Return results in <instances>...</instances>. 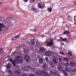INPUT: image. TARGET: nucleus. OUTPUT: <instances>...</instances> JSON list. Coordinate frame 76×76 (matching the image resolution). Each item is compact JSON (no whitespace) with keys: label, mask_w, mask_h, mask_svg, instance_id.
<instances>
[{"label":"nucleus","mask_w":76,"mask_h":76,"mask_svg":"<svg viewBox=\"0 0 76 76\" xmlns=\"http://www.w3.org/2000/svg\"><path fill=\"white\" fill-rule=\"evenodd\" d=\"M5 25L3 23H0V31H2V28H4Z\"/></svg>","instance_id":"nucleus-10"},{"label":"nucleus","mask_w":76,"mask_h":76,"mask_svg":"<svg viewBox=\"0 0 76 76\" xmlns=\"http://www.w3.org/2000/svg\"><path fill=\"white\" fill-rule=\"evenodd\" d=\"M39 49V51L41 53H42V52H43V51H45V49H44L43 47L40 48Z\"/></svg>","instance_id":"nucleus-14"},{"label":"nucleus","mask_w":76,"mask_h":76,"mask_svg":"<svg viewBox=\"0 0 76 76\" xmlns=\"http://www.w3.org/2000/svg\"><path fill=\"white\" fill-rule=\"evenodd\" d=\"M53 44V43L52 42H47V47H50V46H52Z\"/></svg>","instance_id":"nucleus-9"},{"label":"nucleus","mask_w":76,"mask_h":76,"mask_svg":"<svg viewBox=\"0 0 76 76\" xmlns=\"http://www.w3.org/2000/svg\"><path fill=\"white\" fill-rule=\"evenodd\" d=\"M35 40L34 39H32L31 40L30 43L31 45H34L35 43V42L34 41Z\"/></svg>","instance_id":"nucleus-13"},{"label":"nucleus","mask_w":76,"mask_h":76,"mask_svg":"<svg viewBox=\"0 0 76 76\" xmlns=\"http://www.w3.org/2000/svg\"><path fill=\"white\" fill-rule=\"evenodd\" d=\"M51 51H49L45 52V55L47 56H51Z\"/></svg>","instance_id":"nucleus-8"},{"label":"nucleus","mask_w":76,"mask_h":76,"mask_svg":"<svg viewBox=\"0 0 76 76\" xmlns=\"http://www.w3.org/2000/svg\"><path fill=\"white\" fill-rule=\"evenodd\" d=\"M24 1H25V2H27V1H28V0H24Z\"/></svg>","instance_id":"nucleus-41"},{"label":"nucleus","mask_w":76,"mask_h":76,"mask_svg":"<svg viewBox=\"0 0 76 76\" xmlns=\"http://www.w3.org/2000/svg\"><path fill=\"white\" fill-rule=\"evenodd\" d=\"M64 43H63V42L62 43V45H64Z\"/></svg>","instance_id":"nucleus-46"},{"label":"nucleus","mask_w":76,"mask_h":76,"mask_svg":"<svg viewBox=\"0 0 76 76\" xmlns=\"http://www.w3.org/2000/svg\"><path fill=\"white\" fill-rule=\"evenodd\" d=\"M60 39H61L62 40H63V37H60Z\"/></svg>","instance_id":"nucleus-45"},{"label":"nucleus","mask_w":76,"mask_h":76,"mask_svg":"<svg viewBox=\"0 0 76 76\" xmlns=\"http://www.w3.org/2000/svg\"><path fill=\"white\" fill-rule=\"evenodd\" d=\"M32 68H31V66H28L26 68V66H23L21 68L22 70H23L25 72H26V71H28L30 69H31Z\"/></svg>","instance_id":"nucleus-3"},{"label":"nucleus","mask_w":76,"mask_h":76,"mask_svg":"<svg viewBox=\"0 0 76 76\" xmlns=\"http://www.w3.org/2000/svg\"><path fill=\"white\" fill-rule=\"evenodd\" d=\"M12 63L13 64V66H16V64H15V63L14 61Z\"/></svg>","instance_id":"nucleus-32"},{"label":"nucleus","mask_w":76,"mask_h":76,"mask_svg":"<svg viewBox=\"0 0 76 76\" xmlns=\"http://www.w3.org/2000/svg\"><path fill=\"white\" fill-rule=\"evenodd\" d=\"M7 67L8 69H10V64H8L7 65Z\"/></svg>","instance_id":"nucleus-21"},{"label":"nucleus","mask_w":76,"mask_h":76,"mask_svg":"<svg viewBox=\"0 0 76 76\" xmlns=\"http://www.w3.org/2000/svg\"><path fill=\"white\" fill-rule=\"evenodd\" d=\"M30 3H32V2H34L35 0H30Z\"/></svg>","instance_id":"nucleus-35"},{"label":"nucleus","mask_w":76,"mask_h":76,"mask_svg":"<svg viewBox=\"0 0 76 76\" xmlns=\"http://www.w3.org/2000/svg\"><path fill=\"white\" fill-rule=\"evenodd\" d=\"M39 57V56H37V58H38Z\"/></svg>","instance_id":"nucleus-49"},{"label":"nucleus","mask_w":76,"mask_h":76,"mask_svg":"<svg viewBox=\"0 0 76 76\" xmlns=\"http://www.w3.org/2000/svg\"><path fill=\"white\" fill-rule=\"evenodd\" d=\"M47 10L49 12H51L52 11V8H47Z\"/></svg>","instance_id":"nucleus-22"},{"label":"nucleus","mask_w":76,"mask_h":76,"mask_svg":"<svg viewBox=\"0 0 76 76\" xmlns=\"http://www.w3.org/2000/svg\"><path fill=\"white\" fill-rule=\"evenodd\" d=\"M69 69L70 68H69V67H67V66L65 67V69L66 70L67 72H69Z\"/></svg>","instance_id":"nucleus-19"},{"label":"nucleus","mask_w":76,"mask_h":76,"mask_svg":"<svg viewBox=\"0 0 76 76\" xmlns=\"http://www.w3.org/2000/svg\"><path fill=\"white\" fill-rule=\"evenodd\" d=\"M10 61L12 63H13L14 61H13V59L11 58L10 59Z\"/></svg>","instance_id":"nucleus-31"},{"label":"nucleus","mask_w":76,"mask_h":76,"mask_svg":"<svg viewBox=\"0 0 76 76\" xmlns=\"http://www.w3.org/2000/svg\"><path fill=\"white\" fill-rule=\"evenodd\" d=\"M12 76H13V75H12Z\"/></svg>","instance_id":"nucleus-51"},{"label":"nucleus","mask_w":76,"mask_h":76,"mask_svg":"<svg viewBox=\"0 0 76 76\" xmlns=\"http://www.w3.org/2000/svg\"><path fill=\"white\" fill-rule=\"evenodd\" d=\"M35 73L36 75L38 76H42V75H43V76H50V74L43 70L41 72L39 73L38 71H36Z\"/></svg>","instance_id":"nucleus-1"},{"label":"nucleus","mask_w":76,"mask_h":76,"mask_svg":"<svg viewBox=\"0 0 76 76\" xmlns=\"http://www.w3.org/2000/svg\"><path fill=\"white\" fill-rule=\"evenodd\" d=\"M15 75L16 76H21V73L19 70H16L14 72Z\"/></svg>","instance_id":"nucleus-4"},{"label":"nucleus","mask_w":76,"mask_h":76,"mask_svg":"<svg viewBox=\"0 0 76 76\" xmlns=\"http://www.w3.org/2000/svg\"><path fill=\"white\" fill-rule=\"evenodd\" d=\"M50 40L51 41H52V42H53V39H50Z\"/></svg>","instance_id":"nucleus-43"},{"label":"nucleus","mask_w":76,"mask_h":76,"mask_svg":"<svg viewBox=\"0 0 76 76\" xmlns=\"http://www.w3.org/2000/svg\"><path fill=\"white\" fill-rule=\"evenodd\" d=\"M38 7L40 9H43V8L45 7V5H43V4H42L39 3V4Z\"/></svg>","instance_id":"nucleus-7"},{"label":"nucleus","mask_w":76,"mask_h":76,"mask_svg":"<svg viewBox=\"0 0 76 76\" xmlns=\"http://www.w3.org/2000/svg\"><path fill=\"white\" fill-rule=\"evenodd\" d=\"M67 18H68V19H70V15H68L67 16Z\"/></svg>","instance_id":"nucleus-40"},{"label":"nucleus","mask_w":76,"mask_h":76,"mask_svg":"<svg viewBox=\"0 0 76 76\" xmlns=\"http://www.w3.org/2000/svg\"><path fill=\"white\" fill-rule=\"evenodd\" d=\"M76 72V70L75 69H74L72 70V72Z\"/></svg>","instance_id":"nucleus-37"},{"label":"nucleus","mask_w":76,"mask_h":76,"mask_svg":"<svg viewBox=\"0 0 76 76\" xmlns=\"http://www.w3.org/2000/svg\"><path fill=\"white\" fill-rule=\"evenodd\" d=\"M42 67L43 70H47V65L46 64L42 66Z\"/></svg>","instance_id":"nucleus-16"},{"label":"nucleus","mask_w":76,"mask_h":76,"mask_svg":"<svg viewBox=\"0 0 76 76\" xmlns=\"http://www.w3.org/2000/svg\"><path fill=\"white\" fill-rule=\"evenodd\" d=\"M63 41H67V39L66 38L62 39Z\"/></svg>","instance_id":"nucleus-28"},{"label":"nucleus","mask_w":76,"mask_h":76,"mask_svg":"<svg viewBox=\"0 0 76 76\" xmlns=\"http://www.w3.org/2000/svg\"><path fill=\"white\" fill-rule=\"evenodd\" d=\"M64 61H66L67 63L69 61V59L67 58H64Z\"/></svg>","instance_id":"nucleus-24"},{"label":"nucleus","mask_w":76,"mask_h":76,"mask_svg":"<svg viewBox=\"0 0 76 76\" xmlns=\"http://www.w3.org/2000/svg\"><path fill=\"white\" fill-rule=\"evenodd\" d=\"M70 65L71 66L73 67L74 66H76V64L73 62H71L70 63Z\"/></svg>","instance_id":"nucleus-15"},{"label":"nucleus","mask_w":76,"mask_h":76,"mask_svg":"<svg viewBox=\"0 0 76 76\" xmlns=\"http://www.w3.org/2000/svg\"><path fill=\"white\" fill-rule=\"evenodd\" d=\"M57 41H60V40L58 39V40H57Z\"/></svg>","instance_id":"nucleus-48"},{"label":"nucleus","mask_w":76,"mask_h":76,"mask_svg":"<svg viewBox=\"0 0 76 76\" xmlns=\"http://www.w3.org/2000/svg\"><path fill=\"white\" fill-rule=\"evenodd\" d=\"M39 61L40 63H42L43 62V59L41 58H40L39 59Z\"/></svg>","instance_id":"nucleus-17"},{"label":"nucleus","mask_w":76,"mask_h":76,"mask_svg":"<svg viewBox=\"0 0 76 76\" xmlns=\"http://www.w3.org/2000/svg\"><path fill=\"white\" fill-rule=\"evenodd\" d=\"M58 59L59 60V61H61V59H62V58H61L60 57H59L58 58Z\"/></svg>","instance_id":"nucleus-36"},{"label":"nucleus","mask_w":76,"mask_h":76,"mask_svg":"<svg viewBox=\"0 0 76 76\" xmlns=\"http://www.w3.org/2000/svg\"><path fill=\"white\" fill-rule=\"evenodd\" d=\"M29 50L26 49H23V52L25 53L26 54H28L29 53Z\"/></svg>","instance_id":"nucleus-12"},{"label":"nucleus","mask_w":76,"mask_h":76,"mask_svg":"<svg viewBox=\"0 0 76 76\" xmlns=\"http://www.w3.org/2000/svg\"><path fill=\"white\" fill-rule=\"evenodd\" d=\"M37 31V29H34V30H33V32H35V31Z\"/></svg>","instance_id":"nucleus-39"},{"label":"nucleus","mask_w":76,"mask_h":76,"mask_svg":"<svg viewBox=\"0 0 76 76\" xmlns=\"http://www.w3.org/2000/svg\"><path fill=\"white\" fill-rule=\"evenodd\" d=\"M69 64L68 63V62H67V63L66 64V66H69Z\"/></svg>","instance_id":"nucleus-38"},{"label":"nucleus","mask_w":76,"mask_h":76,"mask_svg":"<svg viewBox=\"0 0 76 76\" xmlns=\"http://www.w3.org/2000/svg\"><path fill=\"white\" fill-rule=\"evenodd\" d=\"M64 34H69V31H65L64 33Z\"/></svg>","instance_id":"nucleus-25"},{"label":"nucleus","mask_w":76,"mask_h":76,"mask_svg":"<svg viewBox=\"0 0 76 76\" xmlns=\"http://www.w3.org/2000/svg\"><path fill=\"white\" fill-rule=\"evenodd\" d=\"M58 69L59 70V71H61V65H58Z\"/></svg>","instance_id":"nucleus-20"},{"label":"nucleus","mask_w":76,"mask_h":76,"mask_svg":"<svg viewBox=\"0 0 76 76\" xmlns=\"http://www.w3.org/2000/svg\"><path fill=\"white\" fill-rule=\"evenodd\" d=\"M69 56H70V57H71V56H72V52H71V51H70L69 52Z\"/></svg>","instance_id":"nucleus-26"},{"label":"nucleus","mask_w":76,"mask_h":76,"mask_svg":"<svg viewBox=\"0 0 76 76\" xmlns=\"http://www.w3.org/2000/svg\"><path fill=\"white\" fill-rule=\"evenodd\" d=\"M31 10L34 12H37V9L34 7L31 8Z\"/></svg>","instance_id":"nucleus-11"},{"label":"nucleus","mask_w":76,"mask_h":76,"mask_svg":"<svg viewBox=\"0 0 76 76\" xmlns=\"http://www.w3.org/2000/svg\"><path fill=\"white\" fill-rule=\"evenodd\" d=\"M15 61L16 63L20 64L22 62V58L20 56H18L15 57Z\"/></svg>","instance_id":"nucleus-2"},{"label":"nucleus","mask_w":76,"mask_h":76,"mask_svg":"<svg viewBox=\"0 0 76 76\" xmlns=\"http://www.w3.org/2000/svg\"><path fill=\"white\" fill-rule=\"evenodd\" d=\"M45 59L46 60V61L47 62H48V57H45Z\"/></svg>","instance_id":"nucleus-33"},{"label":"nucleus","mask_w":76,"mask_h":76,"mask_svg":"<svg viewBox=\"0 0 76 76\" xmlns=\"http://www.w3.org/2000/svg\"><path fill=\"white\" fill-rule=\"evenodd\" d=\"M50 66L52 67H54V66L53 65V64L52 63H50Z\"/></svg>","instance_id":"nucleus-29"},{"label":"nucleus","mask_w":76,"mask_h":76,"mask_svg":"<svg viewBox=\"0 0 76 76\" xmlns=\"http://www.w3.org/2000/svg\"><path fill=\"white\" fill-rule=\"evenodd\" d=\"M60 54H62V55H63V56H66V54L62 52H60Z\"/></svg>","instance_id":"nucleus-30"},{"label":"nucleus","mask_w":76,"mask_h":76,"mask_svg":"<svg viewBox=\"0 0 76 76\" xmlns=\"http://www.w3.org/2000/svg\"><path fill=\"white\" fill-rule=\"evenodd\" d=\"M30 58L29 56L27 55H26L24 56V60H26L27 62H28V61H29V59Z\"/></svg>","instance_id":"nucleus-5"},{"label":"nucleus","mask_w":76,"mask_h":76,"mask_svg":"<svg viewBox=\"0 0 76 76\" xmlns=\"http://www.w3.org/2000/svg\"><path fill=\"white\" fill-rule=\"evenodd\" d=\"M19 37V35H18L16 36H15V38H18V37Z\"/></svg>","instance_id":"nucleus-34"},{"label":"nucleus","mask_w":76,"mask_h":76,"mask_svg":"<svg viewBox=\"0 0 76 76\" xmlns=\"http://www.w3.org/2000/svg\"><path fill=\"white\" fill-rule=\"evenodd\" d=\"M1 51V50H0V52Z\"/></svg>","instance_id":"nucleus-50"},{"label":"nucleus","mask_w":76,"mask_h":76,"mask_svg":"<svg viewBox=\"0 0 76 76\" xmlns=\"http://www.w3.org/2000/svg\"><path fill=\"white\" fill-rule=\"evenodd\" d=\"M53 61L54 63H55V64H57V61H56V59L55 58H53Z\"/></svg>","instance_id":"nucleus-23"},{"label":"nucleus","mask_w":76,"mask_h":76,"mask_svg":"<svg viewBox=\"0 0 76 76\" xmlns=\"http://www.w3.org/2000/svg\"><path fill=\"white\" fill-rule=\"evenodd\" d=\"M63 72L64 74V75L65 76H67L68 75V73L65 71H63Z\"/></svg>","instance_id":"nucleus-18"},{"label":"nucleus","mask_w":76,"mask_h":76,"mask_svg":"<svg viewBox=\"0 0 76 76\" xmlns=\"http://www.w3.org/2000/svg\"><path fill=\"white\" fill-rule=\"evenodd\" d=\"M2 4V2H0V5H1Z\"/></svg>","instance_id":"nucleus-47"},{"label":"nucleus","mask_w":76,"mask_h":76,"mask_svg":"<svg viewBox=\"0 0 76 76\" xmlns=\"http://www.w3.org/2000/svg\"><path fill=\"white\" fill-rule=\"evenodd\" d=\"M28 45H29V44H30V42H28Z\"/></svg>","instance_id":"nucleus-44"},{"label":"nucleus","mask_w":76,"mask_h":76,"mask_svg":"<svg viewBox=\"0 0 76 76\" xmlns=\"http://www.w3.org/2000/svg\"><path fill=\"white\" fill-rule=\"evenodd\" d=\"M8 73L9 74H10V75H13V73H12V71L11 70H9L8 71Z\"/></svg>","instance_id":"nucleus-27"},{"label":"nucleus","mask_w":76,"mask_h":76,"mask_svg":"<svg viewBox=\"0 0 76 76\" xmlns=\"http://www.w3.org/2000/svg\"><path fill=\"white\" fill-rule=\"evenodd\" d=\"M50 73L51 75H53L54 76H55L56 75V76H58L59 75V74H58V73H56V72H53L52 71H50Z\"/></svg>","instance_id":"nucleus-6"},{"label":"nucleus","mask_w":76,"mask_h":76,"mask_svg":"<svg viewBox=\"0 0 76 76\" xmlns=\"http://www.w3.org/2000/svg\"><path fill=\"white\" fill-rule=\"evenodd\" d=\"M74 5H76V1L74 2Z\"/></svg>","instance_id":"nucleus-42"}]
</instances>
